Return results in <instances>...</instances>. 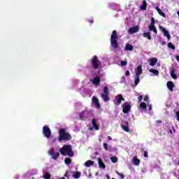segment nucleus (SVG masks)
<instances>
[{
  "instance_id": "obj_5",
  "label": "nucleus",
  "mask_w": 179,
  "mask_h": 179,
  "mask_svg": "<svg viewBox=\"0 0 179 179\" xmlns=\"http://www.w3.org/2000/svg\"><path fill=\"white\" fill-rule=\"evenodd\" d=\"M93 115V110L86 108L79 113L80 120H86Z\"/></svg>"
},
{
  "instance_id": "obj_50",
  "label": "nucleus",
  "mask_w": 179,
  "mask_h": 179,
  "mask_svg": "<svg viewBox=\"0 0 179 179\" xmlns=\"http://www.w3.org/2000/svg\"><path fill=\"white\" fill-rule=\"evenodd\" d=\"M108 6H109V8H111V6H113V3H109Z\"/></svg>"
},
{
  "instance_id": "obj_32",
  "label": "nucleus",
  "mask_w": 179,
  "mask_h": 179,
  "mask_svg": "<svg viewBox=\"0 0 179 179\" xmlns=\"http://www.w3.org/2000/svg\"><path fill=\"white\" fill-rule=\"evenodd\" d=\"M73 178H80V172H76L73 175Z\"/></svg>"
},
{
  "instance_id": "obj_2",
  "label": "nucleus",
  "mask_w": 179,
  "mask_h": 179,
  "mask_svg": "<svg viewBox=\"0 0 179 179\" xmlns=\"http://www.w3.org/2000/svg\"><path fill=\"white\" fill-rule=\"evenodd\" d=\"M59 152L63 156H69V157H73V151L72 150V146L71 145H64L60 149Z\"/></svg>"
},
{
  "instance_id": "obj_23",
  "label": "nucleus",
  "mask_w": 179,
  "mask_h": 179,
  "mask_svg": "<svg viewBox=\"0 0 179 179\" xmlns=\"http://www.w3.org/2000/svg\"><path fill=\"white\" fill-rule=\"evenodd\" d=\"M148 29H149L150 31H154V33H155V34H157V29H156V26L150 25L148 27Z\"/></svg>"
},
{
  "instance_id": "obj_6",
  "label": "nucleus",
  "mask_w": 179,
  "mask_h": 179,
  "mask_svg": "<svg viewBox=\"0 0 179 179\" xmlns=\"http://www.w3.org/2000/svg\"><path fill=\"white\" fill-rule=\"evenodd\" d=\"M101 66V62L99 59V57L97 56H94L91 59V66L94 69H99V68H100Z\"/></svg>"
},
{
  "instance_id": "obj_51",
  "label": "nucleus",
  "mask_w": 179,
  "mask_h": 179,
  "mask_svg": "<svg viewBox=\"0 0 179 179\" xmlns=\"http://www.w3.org/2000/svg\"><path fill=\"white\" fill-rule=\"evenodd\" d=\"M108 140L111 141V136H108Z\"/></svg>"
},
{
  "instance_id": "obj_16",
  "label": "nucleus",
  "mask_w": 179,
  "mask_h": 179,
  "mask_svg": "<svg viewBox=\"0 0 179 179\" xmlns=\"http://www.w3.org/2000/svg\"><path fill=\"white\" fill-rule=\"evenodd\" d=\"M98 121H99V120H97V119H92V124L93 127L94 128L95 131H99V129H100V128L97 125Z\"/></svg>"
},
{
  "instance_id": "obj_48",
  "label": "nucleus",
  "mask_w": 179,
  "mask_h": 179,
  "mask_svg": "<svg viewBox=\"0 0 179 179\" xmlns=\"http://www.w3.org/2000/svg\"><path fill=\"white\" fill-rule=\"evenodd\" d=\"M144 157H148V151L144 152Z\"/></svg>"
},
{
  "instance_id": "obj_24",
  "label": "nucleus",
  "mask_w": 179,
  "mask_h": 179,
  "mask_svg": "<svg viewBox=\"0 0 179 179\" xmlns=\"http://www.w3.org/2000/svg\"><path fill=\"white\" fill-rule=\"evenodd\" d=\"M93 164H94V162L93 161L88 160L86 162H85L84 166H85V167H92Z\"/></svg>"
},
{
  "instance_id": "obj_58",
  "label": "nucleus",
  "mask_w": 179,
  "mask_h": 179,
  "mask_svg": "<svg viewBox=\"0 0 179 179\" xmlns=\"http://www.w3.org/2000/svg\"><path fill=\"white\" fill-rule=\"evenodd\" d=\"M112 179H115V178H112Z\"/></svg>"
},
{
  "instance_id": "obj_47",
  "label": "nucleus",
  "mask_w": 179,
  "mask_h": 179,
  "mask_svg": "<svg viewBox=\"0 0 179 179\" xmlns=\"http://www.w3.org/2000/svg\"><path fill=\"white\" fill-rule=\"evenodd\" d=\"M125 75H126V76H129V75H130L129 71H127L125 73Z\"/></svg>"
},
{
  "instance_id": "obj_33",
  "label": "nucleus",
  "mask_w": 179,
  "mask_h": 179,
  "mask_svg": "<svg viewBox=\"0 0 179 179\" xmlns=\"http://www.w3.org/2000/svg\"><path fill=\"white\" fill-rule=\"evenodd\" d=\"M43 178L50 179L51 178V174L50 173H45L43 174Z\"/></svg>"
},
{
  "instance_id": "obj_28",
  "label": "nucleus",
  "mask_w": 179,
  "mask_h": 179,
  "mask_svg": "<svg viewBox=\"0 0 179 179\" xmlns=\"http://www.w3.org/2000/svg\"><path fill=\"white\" fill-rule=\"evenodd\" d=\"M143 37L148 38V40H152V36H150V32H145L143 34Z\"/></svg>"
},
{
  "instance_id": "obj_20",
  "label": "nucleus",
  "mask_w": 179,
  "mask_h": 179,
  "mask_svg": "<svg viewBox=\"0 0 179 179\" xmlns=\"http://www.w3.org/2000/svg\"><path fill=\"white\" fill-rule=\"evenodd\" d=\"M150 66H155L157 64V59L156 57H152L149 59Z\"/></svg>"
},
{
  "instance_id": "obj_27",
  "label": "nucleus",
  "mask_w": 179,
  "mask_h": 179,
  "mask_svg": "<svg viewBox=\"0 0 179 179\" xmlns=\"http://www.w3.org/2000/svg\"><path fill=\"white\" fill-rule=\"evenodd\" d=\"M155 9L158 12L159 15H160V16L166 17V14H164V13H163V11H162V10L159 8V7H156Z\"/></svg>"
},
{
  "instance_id": "obj_11",
  "label": "nucleus",
  "mask_w": 179,
  "mask_h": 179,
  "mask_svg": "<svg viewBox=\"0 0 179 179\" xmlns=\"http://www.w3.org/2000/svg\"><path fill=\"white\" fill-rule=\"evenodd\" d=\"M48 154L52 157V159H53V160H57L58 157H59V152H55L54 148H51L49 150Z\"/></svg>"
},
{
  "instance_id": "obj_7",
  "label": "nucleus",
  "mask_w": 179,
  "mask_h": 179,
  "mask_svg": "<svg viewBox=\"0 0 179 179\" xmlns=\"http://www.w3.org/2000/svg\"><path fill=\"white\" fill-rule=\"evenodd\" d=\"M42 132L45 138H47V139H50V138H51V129L48 125L43 126Z\"/></svg>"
},
{
  "instance_id": "obj_34",
  "label": "nucleus",
  "mask_w": 179,
  "mask_h": 179,
  "mask_svg": "<svg viewBox=\"0 0 179 179\" xmlns=\"http://www.w3.org/2000/svg\"><path fill=\"white\" fill-rule=\"evenodd\" d=\"M110 160L112 163H117V162H118V158H117V157H111Z\"/></svg>"
},
{
  "instance_id": "obj_22",
  "label": "nucleus",
  "mask_w": 179,
  "mask_h": 179,
  "mask_svg": "<svg viewBox=\"0 0 179 179\" xmlns=\"http://www.w3.org/2000/svg\"><path fill=\"white\" fill-rule=\"evenodd\" d=\"M132 163L133 164H134V166H139L141 161L138 158H136V157H134L132 159Z\"/></svg>"
},
{
  "instance_id": "obj_8",
  "label": "nucleus",
  "mask_w": 179,
  "mask_h": 179,
  "mask_svg": "<svg viewBox=\"0 0 179 179\" xmlns=\"http://www.w3.org/2000/svg\"><path fill=\"white\" fill-rule=\"evenodd\" d=\"M103 93L101 94V97L102 99L104 100V101L107 102L110 100V98L108 97L109 92H108V87H104Z\"/></svg>"
},
{
  "instance_id": "obj_56",
  "label": "nucleus",
  "mask_w": 179,
  "mask_h": 179,
  "mask_svg": "<svg viewBox=\"0 0 179 179\" xmlns=\"http://www.w3.org/2000/svg\"><path fill=\"white\" fill-rule=\"evenodd\" d=\"M178 166H179V161L177 162Z\"/></svg>"
},
{
  "instance_id": "obj_30",
  "label": "nucleus",
  "mask_w": 179,
  "mask_h": 179,
  "mask_svg": "<svg viewBox=\"0 0 179 179\" xmlns=\"http://www.w3.org/2000/svg\"><path fill=\"white\" fill-rule=\"evenodd\" d=\"M171 76L173 78V79H177V76H176V70L172 69L171 71Z\"/></svg>"
},
{
  "instance_id": "obj_45",
  "label": "nucleus",
  "mask_w": 179,
  "mask_h": 179,
  "mask_svg": "<svg viewBox=\"0 0 179 179\" xmlns=\"http://www.w3.org/2000/svg\"><path fill=\"white\" fill-rule=\"evenodd\" d=\"M176 115L177 117V120L179 121V110L176 112Z\"/></svg>"
},
{
  "instance_id": "obj_17",
  "label": "nucleus",
  "mask_w": 179,
  "mask_h": 179,
  "mask_svg": "<svg viewBox=\"0 0 179 179\" xmlns=\"http://www.w3.org/2000/svg\"><path fill=\"white\" fill-rule=\"evenodd\" d=\"M92 83H93V85L94 86H99L100 85V78L99 77H94L92 80Z\"/></svg>"
},
{
  "instance_id": "obj_40",
  "label": "nucleus",
  "mask_w": 179,
  "mask_h": 179,
  "mask_svg": "<svg viewBox=\"0 0 179 179\" xmlns=\"http://www.w3.org/2000/svg\"><path fill=\"white\" fill-rule=\"evenodd\" d=\"M159 43L162 44V45H164L166 44V41L162 40V38H159Z\"/></svg>"
},
{
  "instance_id": "obj_55",
  "label": "nucleus",
  "mask_w": 179,
  "mask_h": 179,
  "mask_svg": "<svg viewBox=\"0 0 179 179\" xmlns=\"http://www.w3.org/2000/svg\"><path fill=\"white\" fill-rule=\"evenodd\" d=\"M157 122L160 123V122H162V121H157Z\"/></svg>"
},
{
  "instance_id": "obj_36",
  "label": "nucleus",
  "mask_w": 179,
  "mask_h": 179,
  "mask_svg": "<svg viewBox=\"0 0 179 179\" xmlns=\"http://www.w3.org/2000/svg\"><path fill=\"white\" fill-rule=\"evenodd\" d=\"M64 163H65V164H66V165L71 164V159H69V158H66V159H64Z\"/></svg>"
},
{
  "instance_id": "obj_37",
  "label": "nucleus",
  "mask_w": 179,
  "mask_h": 179,
  "mask_svg": "<svg viewBox=\"0 0 179 179\" xmlns=\"http://www.w3.org/2000/svg\"><path fill=\"white\" fill-rule=\"evenodd\" d=\"M103 149H105V150H108V152H110V149H108V144L104 143H103Z\"/></svg>"
},
{
  "instance_id": "obj_1",
  "label": "nucleus",
  "mask_w": 179,
  "mask_h": 179,
  "mask_svg": "<svg viewBox=\"0 0 179 179\" xmlns=\"http://www.w3.org/2000/svg\"><path fill=\"white\" fill-rule=\"evenodd\" d=\"M59 138L58 141L59 142H61V141H69L72 138V136H71V134L69 133L66 132V129L62 128L59 131Z\"/></svg>"
},
{
  "instance_id": "obj_21",
  "label": "nucleus",
  "mask_w": 179,
  "mask_h": 179,
  "mask_svg": "<svg viewBox=\"0 0 179 179\" xmlns=\"http://www.w3.org/2000/svg\"><path fill=\"white\" fill-rule=\"evenodd\" d=\"M124 50L125 51H134V46L129 43H127Z\"/></svg>"
},
{
  "instance_id": "obj_18",
  "label": "nucleus",
  "mask_w": 179,
  "mask_h": 179,
  "mask_svg": "<svg viewBox=\"0 0 179 179\" xmlns=\"http://www.w3.org/2000/svg\"><path fill=\"white\" fill-rule=\"evenodd\" d=\"M98 164L99 166V169H102L103 170L106 169V164H104V162H103V160L101 159V158H98Z\"/></svg>"
},
{
  "instance_id": "obj_44",
  "label": "nucleus",
  "mask_w": 179,
  "mask_h": 179,
  "mask_svg": "<svg viewBox=\"0 0 179 179\" xmlns=\"http://www.w3.org/2000/svg\"><path fill=\"white\" fill-rule=\"evenodd\" d=\"M149 101V96L146 95L144 97V101Z\"/></svg>"
},
{
  "instance_id": "obj_3",
  "label": "nucleus",
  "mask_w": 179,
  "mask_h": 179,
  "mask_svg": "<svg viewBox=\"0 0 179 179\" xmlns=\"http://www.w3.org/2000/svg\"><path fill=\"white\" fill-rule=\"evenodd\" d=\"M110 45L114 50L118 48V35L117 31L114 30L110 36Z\"/></svg>"
},
{
  "instance_id": "obj_31",
  "label": "nucleus",
  "mask_w": 179,
  "mask_h": 179,
  "mask_svg": "<svg viewBox=\"0 0 179 179\" xmlns=\"http://www.w3.org/2000/svg\"><path fill=\"white\" fill-rule=\"evenodd\" d=\"M173 132H174V127H173V126H171V127H169V129H168V134H170L171 135H173Z\"/></svg>"
},
{
  "instance_id": "obj_13",
  "label": "nucleus",
  "mask_w": 179,
  "mask_h": 179,
  "mask_svg": "<svg viewBox=\"0 0 179 179\" xmlns=\"http://www.w3.org/2000/svg\"><path fill=\"white\" fill-rule=\"evenodd\" d=\"M159 29L162 33L164 34V36L166 37L168 40H170L171 38V36L170 35V33H169V31L166 30V29L163 27H159Z\"/></svg>"
},
{
  "instance_id": "obj_54",
  "label": "nucleus",
  "mask_w": 179,
  "mask_h": 179,
  "mask_svg": "<svg viewBox=\"0 0 179 179\" xmlns=\"http://www.w3.org/2000/svg\"><path fill=\"white\" fill-rule=\"evenodd\" d=\"M106 177H107L108 179H110V176L106 175Z\"/></svg>"
},
{
  "instance_id": "obj_15",
  "label": "nucleus",
  "mask_w": 179,
  "mask_h": 179,
  "mask_svg": "<svg viewBox=\"0 0 179 179\" xmlns=\"http://www.w3.org/2000/svg\"><path fill=\"white\" fill-rule=\"evenodd\" d=\"M121 125L123 131H125V132H129V129L128 128V125H129V124L127 121L123 122Z\"/></svg>"
},
{
  "instance_id": "obj_46",
  "label": "nucleus",
  "mask_w": 179,
  "mask_h": 179,
  "mask_svg": "<svg viewBox=\"0 0 179 179\" xmlns=\"http://www.w3.org/2000/svg\"><path fill=\"white\" fill-rule=\"evenodd\" d=\"M152 104H149L148 105V110H149V111H152Z\"/></svg>"
},
{
  "instance_id": "obj_14",
  "label": "nucleus",
  "mask_w": 179,
  "mask_h": 179,
  "mask_svg": "<svg viewBox=\"0 0 179 179\" xmlns=\"http://www.w3.org/2000/svg\"><path fill=\"white\" fill-rule=\"evenodd\" d=\"M92 104L96 108H100V103H99V99L96 96L92 97Z\"/></svg>"
},
{
  "instance_id": "obj_53",
  "label": "nucleus",
  "mask_w": 179,
  "mask_h": 179,
  "mask_svg": "<svg viewBox=\"0 0 179 179\" xmlns=\"http://www.w3.org/2000/svg\"><path fill=\"white\" fill-rule=\"evenodd\" d=\"M89 22L90 23H93V20H90Z\"/></svg>"
},
{
  "instance_id": "obj_38",
  "label": "nucleus",
  "mask_w": 179,
  "mask_h": 179,
  "mask_svg": "<svg viewBox=\"0 0 179 179\" xmlns=\"http://www.w3.org/2000/svg\"><path fill=\"white\" fill-rule=\"evenodd\" d=\"M66 178H69V177H68V171L66 172V173L64 174V177L58 178L57 179H66Z\"/></svg>"
},
{
  "instance_id": "obj_29",
  "label": "nucleus",
  "mask_w": 179,
  "mask_h": 179,
  "mask_svg": "<svg viewBox=\"0 0 179 179\" xmlns=\"http://www.w3.org/2000/svg\"><path fill=\"white\" fill-rule=\"evenodd\" d=\"M149 72H150L151 73H154L155 76H159V71H157V69H151L149 70Z\"/></svg>"
},
{
  "instance_id": "obj_12",
  "label": "nucleus",
  "mask_w": 179,
  "mask_h": 179,
  "mask_svg": "<svg viewBox=\"0 0 179 179\" xmlns=\"http://www.w3.org/2000/svg\"><path fill=\"white\" fill-rule=\"evenodd\" d=\"M139 31V27L134 26L131 27L128 29L129 34H135V33H138Z\"/></svg>"
},
{
  "instance_id": "obj_26",
  "label": "nucleus",
  "mask_w": 179,
  "mask_h": 179,
  "mask_svg": "<svg viewBox=\"0 0 179 179\" xmlns=\"http://www.w3.org/2000/svg\"><path fill=\"white\" fill-rule=\"evenodd\" d=\"M167 87L168 89H169L170 92H173V87H174V83H173V82H168Z\"/></svg>"
},
{
  "instance_id": "obj_9",
  "label": "nucleus",
  "mask_w": 179,
  "mask_h": 179,
  "mask_svg": "<svg viewBox=\"0 0 179 179\" xmlns=\"http://www.w3.org/2000/svg\"><path fill=\"white\" fill-rule=\"evenodd\" d=\"M122 110L124 114H128L131 111V105L128 102H124L122 105Z\"/></svg>"
},
{
  "instance_id": "obj_39",
  "label": "nucleus",
  "mask_w": 179,
  "mask_h": 179,
  "mask_svg": "<svg viewBox=\"0 0 179 179\" xmlns=\"http://www.w3.org/2000/svg\"><path fill=\"white\" fill-rule=\"evenodd\" d=\"M127 64L128 62L127 61H122L120 63V66H125Z\"/></svg>"
},
{
  "instance_id": "obj_19",
  "label": "nucleus",
  "mask_w": 179,
  "mask_h": 179,
  "mask_svg": "<svg viewBox=\"0 0 179 179\" xmlns=\"http://www.w3.org/2000/svg\"><path fill=\"white\" fill-rule=\"evenodd\" d=\"M138 110L141 111V113H143V111L146 110V103L145 102H141L139 105Z\"/></svg>"
},
{
  "instance_id": "obj_35",
  "label": "nucleus",
  "mask_w": 179,
  "mask_h": 179,
  "mask_svg": "<svg viewBox=\"0 0 179 179\" xmlns=\"http://www.w3.org/2000/svg\"><path fill=\"white\" fill-rule=\"evenodd\" d=\"M168 48H171V50H176V46H174L172 43H168Z\"/></svg>"
},
{
  "instance_id": "obj_49",
  "label": "nucleus",
  "mask_w": 179,
  "mask_h": 179,
  "mask_svg": "<svg viewBox=\"0 0 179 179\" xmlns=\"http://www.w3.org/2000/svg\"><path fill=\"white\" fill-rule=\"evenodd\" d=\"M176 60L178 61V62H179V56L176 55Z\"/></svg>"
},
{
  "instance_id": "obj_41",
  "label": "nucleus",
  "mask_w": 179,
  "mask_h": 179,
  "mask_svg": "<svg viewBox=\"0 0 179 179\" xmlns=\"http://www.w3.org/2000/svg\"><path fill=\"white\" fill-rule=\"evenodd\" d=\"M116 173H117V174L118 176H120L121 177V178H122V179L125 178V176H124L123 174L120 173H118L117 171H116Z\"/></svg>"
},
{
  "instance_id": "obj_43",
  "label": "nucleus",
  "mask_w": 179,
  "mask_h": 179,
  "mask_svg": "<svg viewBox=\"0 0 179 179\" xmlns=\"http://www.w3.org/2000/svg\"><path fill=\"white\" fill-rule=\"evenodd\" d=\"M150 25L155 26V18L154 17L151 18V24Z\"/></svg>"
},
{
  "instance_id": "obj_52",
  "label": "nucleus",
  "mask_w": 179,
  "mask_h": 179,
  "mask_svg": "<svg viewBox=\"0 0 179 179\" xmlns=\"http://www.w3.org/2000/svg\"><path fill=\"white\" fill-rule=\"evenodd\" d=\"M78 106H82V103H77V108H78Z\"/></svg>"
},
{
  "instance_id": "obj_25",
  "label": "nucleus",
  "mask_w": 179,
  "mask_h": 179,
  "mask_svg": "<svg viewBox=\"0 0 179 179\" xmlns=\"http://www.w3.org/2000/svg\"><path fill=\"white\" fill-rule=\"evenodd\" d=\"M146 8H148V3H146V1L144 0L140 7V9H141V10H146Z\"/></svg>"
},
{
  "instance_id": "obj_57",
  "label": "nucleus",
  "mask_w": 179,
  "mask_h": 179,
  "mask_svg": "<svg viewBox=\"0 0 179 179\" xmlns=\"http://www.w3.org/2000/svg\"><path fill=\"white\" fill-rule=\"evenodd\" d=\"M75 82H76V83H78V81L76 80Z\"/></svg>"
},
{
  "instance_id": "obj_10",
  "label": "nucleus",
  "mask_w": 179,
  "mask_h": 179,
  "mask_svg": "<svg viewBox=\"0 0 179 179\" xmlns=\"http://www.w3.org/2000/svg\"><path fill=\"white\" fill-rule=\"evenodd\" d=\"M122 101H125V99H124L122 94H118L117 96H115L114 103L116 106H120Z\"/></svg>"
},
{
  "instance_id": "obj_42",
  "label": "nucleus",
  "mask_w": 179,
  "mask_h": 179,
  "mask_svg": "<svg viewBox=\"0 0 179 179\" xmlns=\"http://www.w3.org/2000/svg\"><path fill=\"white\" fill-rule=\"evenodd\" d=\"M143 99V96L142 95H140L138 96V103H141V101H142Z\"/></svg>"
},
{
  "instance_id": "obj_4",
  "label": "nucleus",
  "mask_w": 179,
  "mask_h": 179,
  "mask_svg": "<svg viewBox=\"0 0 179 179\" xmlns=\"http://www.w3.org/2000/svg\"><path fill=\"white\" fill-rule=\"evenodd\" d=\"M135 72V76H134V83L136 86H138L139 85V76H141L142 73H143V70L142 69V65H138L136 69L134 70Z\"/></svg>"
}]
</instances>
